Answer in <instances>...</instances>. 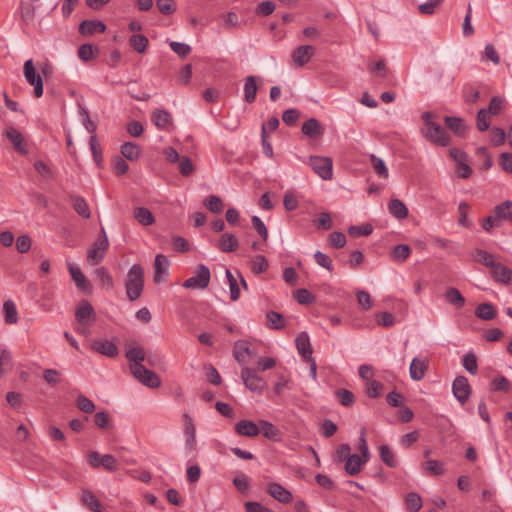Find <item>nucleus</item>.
I'll use <instances>...</instances> for the list:
<instances>
[{"mask_svg":"<svg viewBox=\"0 0 512 512\" xmlns=\"http://www.w3.org/2000/svg\"><path fill=\"white\" fill-rule=\"evenodd\" d=\"M126 295L130 301H136L144 288V270L140 264L131 266L125 281Z\"/></svg>","mask_w":512,"mask_h":512,"instance_id":"nucleus-1","label":"nucleus"},{"mask_svg":"<svg viewBox=\"0 0 512 512\" xmlns=\"http://www.w3.org/2000/svg\"><path fill=\"white\" fill-rule=\"evenodd\" d=\"M505 106V99L501 96H493L487 108H481L477 112L476 126L481 132H484L490 127V116H497Z\"/></svg>","mask_w":512,"mask_h":512,"instance_id":"nucleus-2","label":"nucleus"},{"mask_svg":"<svg viewBox=\"0 0 512 512\" xmlns=\"http://www.w3.org/2000/svg\"><path fill=\"white\" fill-rule=\"evenodd\" d=\"M109 247L108 237L105 229L102 227L98 239L94 242L92 248L87 253V261L90 265L99 264L105 257V252Z\"/></svg>","mask_w":512,"mask_h":512,"instance_id":"nucleus-3","label":"nucleus"},{"mask_svg":"<svg viewBox=\"0 0 512 512\" xmlns=\"http://www.w3.org/2000/svg\"><path fill=\"white\" fill-rule=\"evenodd\" d=\"M210 278L211 273L209 268L204 264H200L195 270V275L184 281L183 287L187 289L202 290L208 287Z\"/></svg>","mask_w":512,"mask_h":512,"instance_id":"nucleus-4","label":"nucleus"},{"mask_svg":"<svg viewBox=\"0 0 512 512\" xmlns=\"http://www.w3.org/2000/svg\"><path fill=\"white\" fill-rule=\"evenodd\" d=\"M23 73L26 81L34 87V95L40 98L43 95V80L39 73L36 72L32 59L25 61Z\"/></svg>","mask_w":512,"mask_h":512,"instance_id":"nucleus-5","label":"nucleus"},{"mask_svg":"<svg viewBox=\"0 0 512 512\" xmlns=\"http://www.w3.org/2000/svg\"><path fill=\"white\" fill-rule=\"evenodd\" d=\"M131 373L139 382L149 388H158L161 384L159 376L143 365L134 364Z\"/></svg>","mask_w":512,"mask_h":512,"instance_id":"nucleus-6","label":"nucleus"},{"mask_svg":"<svg viewBox=\"0 0 512 512\" xmlns=\"http://www.w3.org/2000/svg\"><path fill=\"white\" fill-rule=\"evenodd\" d=\"M423 136L430 142L440 146H447L450 143V136L438 123L422 130Z\"/></svg>","mask_w":512,"mask_h":512,"instance_id":"nucleus-7","label":"nucleus"},{"mask_svg":"<svg viewBox=\"0 0 512 512\" xmlns=\"http://www.w3.org/2000/svg\"><path fill=\"white\" fill-rule=\"evenodd\" d=\"M310 166L324 180H330L333 176L332 160L328 157L311 156Z\"/></svg>","mask_w":512,"mask_h":512,"instance_id":"nucleus-8","label":"nucleus"},{"mask_svg":"<svg viewBox=\"0 0 512 512\" xmlns=\"http://www.w3.org/2000/svg\"><path fill=\"white\" fill-rule=\"evenodd\" d=\"M452 392L461 404H465L472 393L468 379L463 375L457 376L452 383Z\"/></svg>","mask_w":512,"mask_h":512,"instance_id":"nucleus-9","label":"nucleus"},{"mask_svg":"<svg viewBox=\"0 0 512 512\" xmlns=\"http://www.w3.org/2000/svg\"><path fill=\"white\" fill-rule=\"evenodd\" d=\"M241 378L245 386L254 392H262L266 387V383L255 370L244 367L241 371Z\"/></svg>","mask_w":512,"mask_h":512,"instance_id":"nucleus-10","label":"nucleus"},{"mask_svg":"<svg viewBox=\"0 0 512 512\" xmlns=\"http://www.w3.org/2000/svg\"><path fill=\"white\" fill-rule=\"evenodd\" d=\"M315 53V48L311 45H301L292 52L293 63L297 67H303L307 64Z\"/></svg>","mask_w":512,"mask_h":512,"instance_id":"nucleus-11","label":"nucleus"},{"mask_svg":"<svg viewBox=\"0 0 512 512\" xmlns=\"http://www.w3.org/2000/svg\"><path fill=\"white\" fill-rule=\"evenodd\" d=\"M75 318L81 325H90L95 320V311L88 301H82L76 310Z\"/></svg>","mask_w":512,"mask_h":512,"instance_id":"nucleus-12","label":"nucleus"},{"mask_svg":"<svg viewBox=\"0 0 512 512\" xmlns=\"http://www.w3.org/2000/svg\"><path fill=\"white\" fill-rule=\"evenodd\" d=\"M267 492L277 501L288 504L293 500L292 493L281 484L271 482L268 484Z\"/></svg>","mask_w":512,"mask_h":512,"instance_id":"nucleus-13","label":"nucleus"},{"mask_svg":"<svg viewBox=\"0 0 512 512\" xmlns=\"http://www.w3.org/2000/svg\"><path fill=\"white\" fill-rule=\"evenodd\" d=\"M106 28V24L100 20H84L79 25V33L90 36L95 33H104Z\"/></svg>","mask_w":512,"mask_h":512,"instance_id":"nucleus-14","label":"nucleus"},{"mask_svg":"<svg viewBox=\"0 0 512 512\" xmlns=\"http://www.w3.org/2000/svg\"><path fill=\"white\" fill-rule=\"evenodd\" d=\"M489 272L496 282L502 284H508L512 279V270L500 262H496Z\"/></svg>","mask_w":512,"mask_h":512,"instance_id":"nucleus-15","label":"nucleus"},{"mask_svg":"<svg viewBox=\"0 0 512 512\" xmlns=\"http://www.w3.org/2000/svg\"><path fill=\"white\" fill-rule=\"evenodd\" d=\"M234 429L238 435L246 437H255L260 433L259 424L250 420H240Z\"/></svg>","mask_w":512,"mask_h":512,"instance_id":"nucleus-16","label":"nucleus"},{"mask_svg":"<svg viewBox=\"0 0 512 512\" xmlns=\"http://www.w3.org/2000/svg\"><path fill=\"white\" fill-rule=\"evenodd\" d=\"M261 81L262 79L257 76L249 75L245 78L244 83V100L245 102L251 104L255 101L257 91H258V85L257 81Z\"/></svg>","mask_w":512,"mask_h":512,"instance_id":"nucleus-17","label":"nucleus"},{"mask_svg":"<svg viewBox=\"0 0 512 512\" xmlns=\"http://www.w3.org/2000/svg\"><path fill=\"white\" fill-rule=\"evenodd\" d=\"M295 345L298 353L303 357L304 360L312 357V347L309 336L306 332H301L295 339Z\"/></svg>","mask_w":512,"mask_h":512,"instance_id":"nucleus-18","label":"nucleus"},{"mask_svg":"<svg viewBox=\"0 0 512 512\" xmlns=\"http://www.w3.org/2000/svg\"><path fill=\"white\" fill-rule=\"evenodd\" d=\"M68 270L71 275V278L74 280L76 286L82 291H90L91 285L87 281L85 275L82 273L81 269L78 266H75L71 263L68 264Z\"/></svg>","mask_w":512,"mask_h":512,"instance_id":"nucleus-19","label":"nucleus"},{"mask_svg":"<svg viewBox=\"0 0 512 512\" xmlns=\"http://www.w3.org/2000/svg\"><path fill=\"white\" fill-rule=\"evenodd\" d=\"M92 348L98 353L111 358L116 357L119 352L116 344L109 340L95 341Z\"/></svg>","mask_w":512,"mask_h":512,"instance_id":"nucleus-20","label":"nucleus"},{"mask_svg":"<svg viewBox=\"0 0 512 512\" xmlns=\"http://www.w3.org/2000/svg\"><path fill=\"white\" fill-rule=\"evenodd\" d=\"M184 434L186 437V446L189 450H193L196 445V429L195 425L188 414H184Z\"/></svg>","mask_w":512,"mask_h":512,"instance_id":"nucleus-21","label":"nucleus"},{"mask_svg":"<svg viewBox=\"0 0 512 512\" xmlns=\"http://www.w3.org/2000/svg\"><path fill=\"white\" fill-rule=\"evenodd\" d=\"M239 246L238 239L235 235L230 233H224L221 235L219 242H218V249L222 252H234Z\"/></svg>","mask_w":512,"mask_h":512,"instance_id":"nucleus-22","label":"nucleus"},{"mask_svg":"<svg viewBox=\"0 0 512 512\" xmlns=\"http://www.w3.org/2000/svg\"><path fill=\"white\" fill-rule=\"evenodd\" d=\"M426 369L427 363L425 360L417 357L413 358L409 368L411 379L414 381H420L425 376Z\"/></svg>","mask_w":512,"mask_h":512,"instance_id":"nucleus-23","label":"nucleus"},{"mask_svg":"<svg viewBox=\"0 0 512 512\" xmlns=\"http://www.w3.org/2000/svg\"><path fill=\"white\" fill-rule=\"evenodd\" d=\"M302 133L310 138H317L323 134V127L315 118H310L302 125Z\"/></svg>","mask_w":512,"mask_h":512,"instance_id":"nucleus-24","label":"nucleus"},{"mask_svg":"<svg viewBox=\"0 0 512 512\" xmlns=\"http://www.w3.org/2000/svg\"><path fill=\"white\" fill-rule=\"evenodd\" d=\"M169 266V261L167 257L163 254H157L154 261V269H155V275H154V282L160 283L162 279L163 274H167V269Z\"/></svg>","mask_w":512,"mask_h":512,"instance_id":"nucleus-25","label":"nucleus"},{"mask_svg":"<svg viewBox=\"0 0 512 512\" xmlns=\"http://www.w3.org/2000/svg\"><path fill=\"white\" fill-rule=\"evenodd\" d=\"M152 121L158 129H165L172 122V116L167 110L156 109L152 113Z\"/></svg>","mask_w":512,"mask_h":512,"instance_id":"nucleus-26","label":"nucleus"},{"mask_svg":"<svg viewBox=\"0 0 512 512\" xmlns=\"http://www.w3.org/2000/svg\"><path fill=\"white\" fill-rule=\"evenodd\" d=\"M445 300L453 305L457 309H461L464 307L466 300L461 294V292L454 287H449L445 292Z\"/></svg>","mask_w":512,"mask_h":512,"instance_id":"nucleus-27","label":"nucleus"},{"mask_svg":"<svg viewBox=\"0 0 512 512\" xmlns=\"http://www.w3.org/2000/svg\"><path fill=\"white\" fill-rule=\"evenodd\" d=\"M389 213L397 219H404L408 216V208L400 199H392L388 203Z\"/></svg>","mask_w":512,"mask_h":512,"instance_id":"nucleus-28","label":"nucleus"},{"mask_svg":"<svg viewBox=\"0 0 512 512\" xmlns=\"http://www.w3.org/2000/svg\"><path fill=\"white\" fill-rule=\"evenodd\" d=\"M234 357L238 362H244L246 356H252L253 353L250 349V343L245 340L236 341L234 344Z\"/></svg>","mask_w":512,"mask_h":512,"instance_id":"nucleus-29","label":"nucleus"},{"mask_svg":"<svg viewBox=\"0 0 512 512\" xmlns=\"http://www.w3.org/2000/svg\"><path fill=\"white\" fill-rule=\"evenodd\" d=\"M493 213H496L497 218L500 219L502 224L505 221L512 222V201H504L503 203L495 206Z\"/></svg>","mask_w":512,"mask_h":512,"instance_id":"nucleus-30","label":"nucleus"},{"mask_svg":"<svg viewBox=\"0 0 512 512\" xmlns=\"http://www.w3.org/2000/svg\"><path fill=\"white\" fill-rule=\"evenodd\" d=\"M71 199V202H72V206L74 208V210L80 215L82 216L83 218H90L91 216V212H90V208L88 206V203L86 202V200L81 197V196H77V195H72L70 197Z\"/></svg>","mask_w":512,"mask_h":512,"instance_id":"nucleus-31","label":"nucleus"},{"mask_svg":"<svg viewBox=\"0 0 512 512\" xmlns=\"http://www.w3.org/2000/svg\"><path fill=\"white\" fill-rule=\"evenodd\" d=\"M125 356L130 362L129 367L132 371V366L134 364L142 365V361L145 359V352L141 346H133L126 351Z\"/></svg>","mask_w":512,"mask_h":512,"instance_id":"nucleus-32","label":"nucleus"},{"mask_svg":"<svg viewBox=\"0 0 512 512\" xmlns=\"http://www.w3.org/2000/svg\"><path fill=\"white\" fill-rule=\"evenodd\" d=\"M82 503L93 512H102V505L97 497L89 490H83L81 495Z\"/></svg>","mask_w":512,"mask_h":512,"instance_id":"nucleus-33","label":"nucleus"},{"mask_svg":"<svg viewBox=\"0 0 512 512\" xmlns=\"http://www.w3.org/2000/svg\"><path fill=\"white\" fill-rule=\"evenodd\" d=\"M363 458L358 454H352L345 460V471L347 474L354 476L361 471V465L363 464Z\"/></svg>","mask_w":512,"mask_h":512,"instance_id":"nucleus-34","label":"nucleus"},{"mask_svg":"<svg viewBox=\"0 0 512 512\" xmlns=\"http://www.w3.org/2000/svg\"><path fill=\"white\" fill-rule=\"evenodd\" d=\"M266 325L270 329L280 330L286 326V322L282 314L275 311H269L266 314Z\"/></svg>","mask_w":512,"mask_h":512,"instance_id":"nucleus-35","label":"nucleus"},{"mask_svg":"<svg viewBox=\"0 0 512 512\" xmlns=\"http://www.w3.org/2000/svg\"><path fill=\"white\" fill-rule=\"evenodd\" d=\"M129 44L136 52L144 54L149 45V40L143 34H134L130 37Z\"/></svg>","mask_w":512,"mask_h":512,"instance_id":"nucleus-36","label":"nucleus"},{"mask_svg":"<svg viewBox=\"0 0 512 512\" xmlns=\"http://www.w3.org/2000/svg\"><path fill=\"white\" fill-rule=\"evenodd\" d=\"M381 460L390 468H396L398 460L395 453L388 445H381L379 447Z\"/></svg>","mask_w":512,"mask_h":512,"instance_id":"nucleus-37","label":"nucleus"},{"mask_svg":"<svg viewBox=\"0 0 512 512\" xmlns=\"http://www.w3.org/2000/svg\"><path fill=\"white\" fill-rule=\"evenodd\" d=\"M444 122L456 135L461 136L465 133L466 126L462 118L446 116Z\"/></svg>","mask_w":512,"mask_h":512,"instance_id":"nucleus-38","label":"nucleus"},{"mask_svg":"<svg viewBox=\"0 0 512 512\" xmlns=\"http://www.w3.org/2000/svg\"><path fill=\"white\" fill-rule=\"evenodd\" d=\"M474 260L481 263L485 267L489 268V270L493 267V265L497 262L493 254L487 252L483 249H476L473 253Z\"/></svg>","mask_w":512,"mask_h":512,"instance_id":"nucleus-39","label":"nucleus"},{"mask_svg":"<svg viewBox=\"0 0 512 512\" xmlns=\"http://www.w3.org/2000/svg\"><path fill=\"white\" fill-rule=\"evenodd\" d=\"M135 219L143 226L152 225L155 222V218L151 211L145 207H137L134 210Z\"/></svg>","mask_w":512,"mask_h":512,"instance_id":"nucleus-40","label":"nucleus"},{"mask_svg":"<svg viewBox=\"0 0 512 512\" xmlns=\"http://www.w3.org/2000/svg\"><path fill=\"white\" fill-rule=\"evenodd\" d=\"M5 135L13 143L16 150L21 153L27 152L23 144V137L18 130L15 128H9L5 131Z\"/></svg>","mask_w":512,"mask_h":512,"instance_id":"nucleus-41","label":"nucleus"},{"mask_svg":"<svg viewBox=\"0 0 512 512\" xmlns=\"http://www.w3.org/2000/svg\"><path fill=\"white\" fill-rule=\"evenodd\" d=\"M98 53V47L92 44H82L78 48V57L84 62H88L94 59L98 55Z\"/></svg>","mask_w":512,"mask_h":512,"instance_id":"nucleus-42","label":"nucleus"},{"mask_svg":"<svg viewBox=\"0 0 512 512\" xmlns=\"http://www.w3.org/2000/svg\"><path fill=\"white\" fill-rule=\"evenodd\" d=\"M475 315L482 320H492L496 316V310L492 304L482 303L477 306Z\"/></svg>","mask_w":512,"mask_h":512,"instance_id":"nucleus-43","label":"nucleus"},{"mask_svg":"<svg viewBox=\"0 0 512 512\" xmlns=\"http://www.w3.org/2000/svg\"><path fill=\"white\" fill-rule=\"evenodd\" d=\"M5 313V322L7 324H16L18 322V312L15 303L12 300H6L3 304Z\"/></svg>","mask_w":512,"mask_h":512,"instance_id":"nucleus-44","label":"nucleus"},{"mask_svg":"<svg viewBox=\"0 0 512 512\" xmlns=\"http://www.w3.org/2000/svg\"><path fill=\"white\" fill-rule=\"evenodd\" d=\"M121 153L126 159L135 161L140 156V147L136 143L125 142L121 146Z\"/></svg>","mask_w":512,"mask_h":512,"instance_id":"nucleus-45","label":"nucleus"},{"mask_svg":"<svg viewBox=\"0 0 512 512\" xmlns=\"http://www.w3.org/2000/svg\"><path fill=\"white\" fill-rule=\"evenodd\" d=\"M259 428L263 435L270 440H276L280 434L279 429L266 420L259 421Z\"/></svg>","mask_w":512,"mask_h":512,"instance_id":"nucleus-46","label":"nucleus"},{"mask_svg":"<svg viewBox=\"0 0 512 512\" xmlns=\"http://www.w3.org/2000/svg\"><path fill=\"white\" fill-rule=\"evenodd\" d=\"M462 365L472 375L478 372L477 357L473 352L466 353L462 358Z\"/></svg>","mask_w":512,"mask_h":512,"instance_id":"nucleus-47","label":"nucleus"},{"mask_svg":"<svg viewBox=\"0 0 512 512\" xmlns=\"http://www.w3.org/2000/svg\"><path fill=\"white\" fill-rule=\"evenodd\" d=\"M405 504L409 512H418L422 507V499L419 494L410 492L405 498Z\"/></svg>","mask_w":512,"mask_h":512,"instance_id":"nucleus-48","label":"nucleus"},{"mask_svg":"<svg viewBox=\"0 0 512 512\" xmlns=\"http://www.w3.org/2000/svg\"><path fill=\"white\" fill-rule=\"evenodd\" d=\"M425 470L429 475H442L445 472V463L439 460H428L425 464Z\"/></svg>","mask_w":512,"mask_h":512,"instance_id":"nucleus-49","label":"nucleus"},{"mask_svg":"<svg viewBox=\"0 0 512 512\" xmlns=\"http://www.w3.org/2000/svg\"><path fill=\"white\" fill-rule=\"evenodd\" d=\"M205 207L213 213H221L223 210V202L220 197L216 195L208 196L204 201Z\"/></svg>","mask_w":512,"mask_h":512,"instance_id":"nucleus-50","label":"nucleus"},{"mask_svg":"<svg viewBox=\"0 0 512 512\" xmlns=\"http://www.w3.org/2000/svg\"><path fill=\"white\" fill-rule=\"evenodd\" d=\"M509 390L510 381L504 376L494 378L490 384V391L492 392L502 391L507 393Z\"/></svg>","mask_w":512,"mask_h":512,"instance_id":"nucleus-51","label":"nucleus"},{"mask_svg":"<svg viewBox=\"0 0 512 512\" xmlns=\"http://www.w3.org/2000/svg\"><path fill=\"white\" fill-rule=\"evenodd\" d=\"M226 277H227L229 289H230V299L232 301H236L239 299V296H240V290H239L237 279L232 274V272L228 269H226Z\"/></svg>","mask_w":512,"mask_h":512,"instance_id":"nucleus-52","label":"nucleus"},{"mask_svg":"<svg viewBox=\"0 0 512 512\" xmlns=\"http://www.w3.org/2000/svg\"><path fill=\"white\" fill-rule=\"evenodd\" d=\"M336 397L337 399L339 400V402L345 406V407H350L354 404L355 402V396L354 394L347 390V389H338L336 392Z\"/></svg>","mask_w":512,"mask_h":512,"instance_id":"nucleus-53","label":"nucleus"},{"mask_svg":"<svg viewBox=\"0 0 512 512\" xmlns=\"http://www.w3.org/2000/svg\"><path fill=\"white\" fill-rule=\"evenodd\" d=\"M103 287L112 289L114 286L113 278L105 267L97 268L95 271Z\"/></svg>","mask_w":512,"mask_h":512,"instance_id":"nucleus-54","label":"nucleus"},{"mask_svg":"<svg viewBox=\"0 0 512 512\" xmlns=\"http://www.w3.org/2000/svg\"><path fill=\"white\" fill-rule=\"evenodd\" d=\"M383 384L377 380L368 381L366 384V393L370 398H378L383 391Z\"/></svg>","mask_w":512,"mask_h":512,"instance_id":"nucleus-55","label":"nucleus"},{"mask_svg":"<svg viewBox=\"0 0 512 512\" xmlns=\"http://www.w3.org/2000/svg\"><path fill=\"white\" fill-rule=\"evenodd\" d=\"M371 164L375 170V172L382 178H388L389 173L388 169L381 158L376 157L375 155L370 156Z\"/></svg>","mask_w":512,"mask_h":512,"instance_id":"nucleus-56","label":"nucleus"},{"mask_svg":"<svg viewBox=\"0 0 512 512\" xmlns=\"http://www.w3.org/2000/svg\"><path fill=\"white\" fill-rule=\"evenodd\" d=\"M444 0H428L418 6V10L423 15H432Z\"/></svg>","mask_w":512,"mask_h":512,"instance_id":"nucleus-57","label":"nucleus"},{"mask_svg":"<svg viewBox=\"0 0 512 512\" xmlns=\"http://www.w3.org/2000/svg\"><path fill=\"white\" fill-rule=\"evenodd\" d=\"M156 5L163 15H171L177 9L175 0H156Z\"/></svg>","mask_w":512,"mask_h":512,"instance_id":"nucleus-58","label":"nucleus"},{"mask_svg":"<svg viewBox=\"0 0 512 512\" xmlns=\"http://www.w3.org/2000/svg\"><path fill=\"white\" fill-rule=\"evenodd\" d=\"M373 227L371 224H364L358 226H351L348 233L352 237L368 236L372 233Z\"/></svg>","mask_w":512,"mask_h":512,"instance_id":"nucleus-59","label":"nucleus"},{"mask_svg":"<svg viewBox=\"0 0 512 512\" xmlns=\"http://www.w3.org/2000/svg\"><path fill=\"white\" fill-rule=\"evenodd\" d=\"M410 253H411V249L408 245L398 244L394 247L392 256L394 259L404 261L410 256Z\"/></svg>","mask_w":512,"mask_h":512,"instance_id":"nucleus-60","label":"nucleus"},{"mask_svg":"<svg viewBox=\"0 0 512 512\" xmlns=\"http://www.w3.org/2000/svg\"><path fill=\"white\" fill-rule=\"evenodd\" d=\"M295 298L298 303L302 305H309L315 301V297L312 295V293L305 288L298 289L295 292Z\"/></svg>","mask_w":512,"mask_h":512,"instance_id":"nucleus-61","label":"nucleus"},{"mask_svg":"<svg viewBox=\"0 0 512 512\" xmlns=\"http://www.w3.org/2000/svg\"><path fill=\"white\" fill-rule=\"evenodd\" d=\"M502 225L503 224L501 223L500 219L497 218L496 213L493 212L491 215L484 218L481 223L482 228L487 232H490L495 227H501Z\"/></svg>","mask_w":512,"mask_h":512,"instance_id":"nucleus-62","label":"nucleus"},{"mask_svg":"<svg viewBox=\"0 0 512 512\" xmlns=\"http://www.w3.org/2000/svg\"><path fill=\"white\" fill-rule=\"evenodd\" d=\"M77 407L84 413H93L95 410V404L84 395H80L77 398Z\"/></svg>","mask_w":512,"mask_h":512,"instance_id":"nucleus-63","label":"nucleus"},{"mask_svg":"<svg viewBox=\"0 0 512 512\" xmlns=\"http://www.w3.org/2000/svg\"><path fill=\"white\" fill-rule=\"evenodd\" d=\"M499 164L505 172L512 173V153H501L499 156Z\"/></svg>","mask_w":512,"mask_h":512,"instance_id":"nucleus-64","label":"nucleus"}]
</instances>
